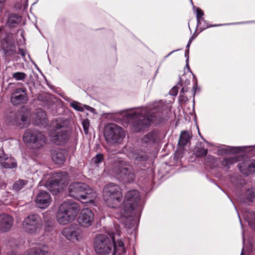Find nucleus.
I'll list each match as a JSON object with an SVG mask.
<instances>
[{
	"label": "nucleus",
	"instance_id": "1",
	"mask_svg": "<svg viewBox=\"0 0 255 255\" xmlns=\"http://www.w3.org/2000/svg\"><path fill=\"white\" fill-rule=\"evenodd\" d=\"M166 105L161 101L155 102L147 108L138 109L131 113H128V118L133 120V129L139 132L145 128L157 117L164 116Z\"/></svg>",
	"mask_w": 255,
	"mask_h": 255
},
{
	"label": "nucleus",
	"instance_id": "2",
	"mask_svg": "<svg viewBox=\"0 0 255 255\" xmlns=\"http://www.w3.org/2000/svg\"><path fill=\"white\" fill-rule=\"evenodd\" d=\"M79 211L80 207L76 202L65 201L59 207L56 220L60 225H67L75 220Z\"/></svg>",
	"mask_w": 255,
	"mask_h": 255
},
{
	"label": "nucleus",
	"instance_id": "3",
	"mask_svg": "<svg viewBox=\"0 0 255 255\" xmlns=\"http://www.w3.org/2000/svg\"><path fill=\"white\" fill-rule=\"evenodd\" d=\"M69 196L85 202H93L96 198L97 193L89 186L81 182H73L68 187Z\"/></svg>",
	"mask_w": 255,
	"mask_h": 255
},
{
	"label": "nucleus",
	"instance_id": "4",
	"mask_svg": "<svg viewBox=\"0 0 255 255\" xmlns=\"http://www.w3.org/2000/svg\"><path fill=\"white\" fill-rule=\"evenodd\" d=\"M103 196L106 204L111 208H115L118 206L123 197L121 188L119 185L114 183H110L105 186Z\"/></svg>",
	"mask_w": 255,
	"mask_h": 255
},
{
	"label": "nucleus",
	"instance_id": "5",
	"mask_svg": "<svg viewBox=\"0 0 255 255\" xmlns=\"http://www.w3.org/2000/svg\"><path fill=\"white\" fill-rule=\"evenodd\" d=\"M113 171L116 177L124 182L130 183L134 179L132 167L125 161L120 160L117 162L114 165Z\"/></svg>",
	"mask_w": 255,
	"mask_h": 255
},
{
	"label": "nucleus",
	"instance_id": "6",
	"mask_svg": "<svg viewBox=\"0 0 255 255\" xmlns=\"http://www.w3.org/2000/svg\"><path fill=\"white\" fill-rule=\"evenodd\" d=\"M140 195L136 190H131L127 192L125 195L123 203V213L122 217L127 218L128 214L135 210L139 204Z\"/></svg>",
	"mask_w": 255,
	"mask_h": 255
},
{
	"label": "nucleus",
	"instance_id": "7",
	"mask_svg": "<svg viewBox=\"0 0 255 255\" xmlns=\"http://www.w3.org/2000/svg\"><path fill=\"white\" fill-rule=\"evenodd\" d=\"M64 126L65 121L62 119H56L52 121L51 127L53 129L50 131L49 136L55 143L62 144L68 140V134Z\"/></svg>",
	"mask_w": 255,
	"mask_h": 255
},
{
	"label": "nucleus",
	"instance_id": "8",
	"mask_svg": "<svg viewBox=\"0 0 255 255\" xmlns=\"http://www.w3.org/2000/svg\"><path fill=\"white\" fill-rule=\"evenodd\" d=\"M104 136L106 141L110 144L121 142L125 136L124 129L119 126L111 123L105 128Z\"/></svg>",
	"mask_w": 255,
	"mask_h": 255
},
{
	"label": "nucleus",
	"instance_id": "9",
	"mask_svg": "<svg viewBox=\"0 0 255 255\" xmlns=\"http://www.w3.org/2000/svg\"><path fill=\"white\" fill-rule=\"evenodd\" d=\"M23 141L32 144L35 148H40L46 142V137L40 131L35 129H27L23 135Z\"/></svg>",
	"mask_w": 255,
	"mask_h": 255
},
{
	"label": "nucleus",
	"instance_id": "10",
	"mask_svg": "<svg viewBox=\"0 0 255 255\" xmlns=\"http://www.w3.org/2000/svg\"><path fill=\"white\" fill-rule=\"evenodd\" d=\"M94 246L99 255H107L111 253L113 245L107 235L97 234L94 239Z\"/></svg>",
	"mask_w": 255,
	"mask_h": 255
},
{
	"label": "nucleus",
	"instance_id": "11",
	"mask_svg": "<svg viewBox=\"0 0 255 255\" xmlns=\"http://www.w3.org/2000/svg\"><path fill=\"white\" fill-rule=\"evenodd\" d=\"M42 225L41 219L36 214L28 215L25 218L22 223V226L25 230L31 234H36L39 232Z\"/></svg>",
	"mask_w": 255,
	"mask_h": 255
},
{
	"label": "nucleus",
	"instance_id": "12",
	"mask_svg": "<svg viewBox=\"0 0 255 255\" xmlns=\"http://www.w3.org/2000/svg\"><path fill=\"white\" fill-rule=\"evenodd\" d=\"M54 180L50 182V190L55 194L62 190L68 181V174L66 172L55 173L54 175Z\"/></svg>",
	"mask_w": 255,
	"mask_h": 255
},
{
	"label": "nucleus",
	"instance_id": "13",
	"mask_svg": "<svg viewBox=\"0 0 255 255\" xmlns=\"http://www.w3.org/2000/svg\"><path fill=\"white\" fill-rule=\"evenodd\" d=\"M62 234L67 240L72 241H79L82 240V231L76 225H71L64 228L62 231Z\"/></svg>",
	"mask_w": 255,
	"mask_h": 255
},
{
	"label": "nucleus",
	"instance_id": "14",
	"mask_svg": "<svg viewBox=\"0 0 255 255\" xmlns=\"http://www.w3.org/2000/svg\"><path fill=\"white\" fill-rule=\"evenodd\" d=\"M94 215L92 211L89 208L82 210L78 219L81 226L84 227L91 226L94 221Z\"/></svg>",
	"mask_w": 255,
	"mask_h": 255
},
{
	"label": "nucleus",
	"instance_id": "15",
	"mask_svg": "<svg viewBox=\"0 0 255 255\" xmlns=\"http://www.w3.org/2000/svg\"><path fill=\"white\" fill-rule=\"evenodd\" d=\"M52 201L50 194L45 191H40L36 195L34 202L39 208L45 209L50 204Z\"/></svg>",
	"mask_w": 255,
	"mask_h": 255
},
{
	"label": "nucleus",
	"instance_id": "16",
	"mask_svg": "<svg viewBox=\"0 0 255 255\" xmlns=\"http://www.w3.org/2000/svg\"><path fill=\"white\" fill-rule=\"evenodd\" d=\"M28 100L25 90L23 88H17L11 94L10 101L14 105L24 103Z\"/></svg>",
	"mask_w": 255,
	"mask_h": 255
},
{
	"label": "nucleus",
	"instance_id": "17",
	"mask_svg": "<svg viewBox=\"0 0 255 255\" xmlns=\"http://www.w3.org/2000/svg\"><path fill=\"white\" fill-rule=\"evenodd\" d=\"M159 140L158 133L156 131L149 132L141 137L140 139V143L142 146H151Z\"/></svg>",
	"mask_w": 255,
	"mask_h": 255
},
{
	"label": "nucleus",
	"instance_id": "18",
	"mask_svg": "<svg viewBox=\"0 0 255 255\" xmlns=\"http://www.w3.org/2000/svg\"><path fill=\"white\" fill-rule=\"evenodd\" d=\"M238 166L240 171L244 174L248 175L255 172V160H247L239 163Z\"/></svg>",
	"mask_w": 255,
	"mask_h": 255
},
{
	"label": "nucleus",
	"instance_id": "19",
	"mask_svg": "<svg viewBox=\"0 0 255 255\" xmlns=\"http://www.w3.org/2000/svg\"><path fill=\"white\" fill-rule=\"evenodd\" d=\"M12 218L7 214L0 215V230L5 232L8 231L13 224Z\"/></svg>",
	"mask_w": 255,
	"mask_h": 255
},
{
	"label": "nucleus",
	"instance_id": "20",
	"mask_svg": "<svg viewBox=\"0 0 255 255\" xmlns=\"http://www.w3.org/2000/svg\"><path fill=\"white\" fill-rule=\"evenodd\" d=\"M11 124L22 128L27 127L28 121L25 116L18 113L14 115Z\"/></svg>",
	"mask_w": 255,
	"mask_h": 255
},
{
	"label": "nucleus",
	"instance_id": "21",
	"mask_svg": "<svg viewBox=\"0 0 255 255\" xmlns=\"http://www.w3.org/2000/svg\"><path fill=\"white\" fill-rule=\"evenodd\" d=\"M66 152L63 149L53 150L52 152L53 161L56 164H62L66 160Z\"/></svg>",
	"mask_w": 255,
	"mask_h": 255
},
{
	"label": "nucleus",
	"instance_id": "22",
	"mask_svg": "<svg viewBox=\"0 0 255 255\" xmlns=\"http://www.w3.org/2000/svg\"><path fill=\"white\" fill-rule=\"evenodd\" d=\"M130 157L133 159L135 164H142L147 159V156L145 152L139 150H134L130 155Z\"/></svg>",
	"mask_w": 255,
	"mask_h": 255
},
{
	"label": "nucleus",
	"instance_id": "23",
	"mask_svg": "<svg viewBox=\"0 0 255 255\" xmlns=\"http://www.w3.org/2000/svg\"><path fill=\"white\" fill-rule=\"evenodd\" d=\"M47 121V116L45 111L42 109H38L36 114L35 124L38 125L46 126Z\"/></svg>",
	"mask_w": 255,
	"mask_h": 255
},
{
	"label": "nucleus",
	"instance_id": "24",
	"mask_svg": "<svg viewBox=\"0 0 255 255\" xmlns=\"http://www.w3.org/2000/svg\"><path fill=\"white\" fill-rule=\"evenodd\" d=\"M48 253L47 247L42 246L30 249L25 255H47Z\"/></svg>",
	"mask_w": 255,
	"mask_h": 255
},
{
	"label": "nucleus",
	"instance_id": "25",
	"mask_svg": "<svg viewBox=\"0 0 255 255\" xmlns=\"http://www.w3.org/2000/svg\"><path fill=\"white\" fill-rule=\"evenodd\" d=\"M192 137V134L191 132L185 130L182 131L178 141V145L183 146H185L190 142Z\"/></svg>",
	"mask_w": 255,
	"mask_h": 255
},
{
	"label": "nucleus",
	"instance_id": "26",
	"mask_svg": "<svg viewBox=\"0 0 255 255\" xmlns=\"http://www.w3.org/2000/svg\"><path fill=\"white\" fill-rule=\"evenodd\" d=\"M70 106L71 107H72L75 110L79 112L84 111V108L92 112H94V111H95V109L94 108L86 105H83L82 104L75 101H72L70 103Z\"/></svg>",
	"mask_w": 255,
	"mask_h": 255
},
{
	"label": "nucleus",
	"instance_id": "27",
	"mask_svg": "<svg viewBox=\"0 0 255 255\" xmlns=\"http://www.w3.org/2000/svg\"><path fill=\"white\" fill-rule=\"evenodd\" d=\"M21 17L16 14H11L8 16L7 24L10 28H13L20 22Z\"/></svg>",
	"mask_w": 255,
	"mask_h": 255
},
{
	"label": "nucleus",
	"instance_id": "28",
	"mask_svg": "<svg viewBox=\"0 0 255 255\" xmlns=\"http://www.w3.org/2000/svg\"><path fill=\"white\" fill-rule=\"evenodd\" d=\"M4 160L2 161V158L0 157V164L3 168H13L16 167V162L13 158L7 157L6 159H4Z\"/></svg>",
	"mask_w": 255,
	"mask_h": 255
},
{
	"label": "nucleus",
	"instance_id": "29",
	"mask_svg": "<svg viewBox=\"0 0 255 255\" xmlns=\"http://www.w3.org/2000/svg\"><path fill=\"white\" fill-rule=\"evenodd\" d=\"M191 2L193 5L194 12L196 13L197 26H200L202 25V22H201V18L203 17V15L204 14V11L200 7H196L194 6L192 0H191Z\"/></svg>",
	"mask_w": 255,
	"mask_h": 255
},
{
	"label": "nucleus",
	"instance_id": "30",
	"mask_svg": "<svg viewBox=\"0 0 255 255\" xmlns=\"http://www.w3.org/2000/svg\"><path fill=\"white\" fill-rule=\"evenodd\" d=\"M245 219L249 223L250 226L255 230V213L247 212L244 215Z\"/></svg>",
	"mask_w": 255,
	"mask_h": 255
},
{
	"label": "nucleus",
	"instance_id": "31",
	"mask_svg": "<svg viewBox=\"0 0 255 255\" xmlns=\"http://www.w3.org/2000/svg\"><path fill=\"white\" fill-rule=\"evenodd\" d=\"M201 22H202V25L199 26L200 28L201 29V31L209 28V27H217V26H220L223 25H233L232 24V23H225V24H210L205 19L204 17L201 18Z\"/></svg>",
	"mask_w": 255,
	"mask_h": 255
},
{
	"label": "nucleus",
	"instance_id": "32",
	"mask_svg": "<svg viewBox=\"0 0 255 255\" xmlns=\"http://www.w3.org/2000/svg\"><path fill=\"white\" fill-rule=\"evenodd\" d=\"M238 159L236 157L233 156L228 158L224 159L222 161V164L223 166L226 167L227 168H230L232 164L236 163Z\"/></svg>",
	"mask_w": 255,
	"mask_h": 255
},
{
	"label": "nucleus",
	"instance_id": "33",
	"mask_svg": "<svg viewBox=\"0 0 255 255\" xmlns=\"http://www.w3.org/2000/svg\"><path fill=\"white\" fill-rule=\"evenodd\" d=\"M236 151V147H231V146H227L218 149V154L219 155H224L228 154L230 153L234 152Z\"/></svg>",
	"mask_w": 255,
	"mask_h": 255
},
{
	"label": "nucleus",
	"instance_id": "34",
	"mask_svg": "<svg viewBox=\"0 0 255 255\" xmlns=\"http://www.w3.org/2000/svg\"><path fill=\"white\" fill-rule=\"evenodd\" d=\"M27 183V181L26 180H19L14 183L13 188L15 191H18L23 189Z\"/></svg>",
	"mask_w": 255,
	"mask_h": 255
},
{
	"label": "nucleus",
	"instance_id": "35",
	"mask_svg": "<svg viewBox=\"0 0 255 255\" xmlns=\"http://www.w3.org/2000/svg\"><path fill=\"white\" fill-rule=\"evenodd\" d=\"M19 54L21 56L22 59L25 62L29 63L30 62H31L33 64H35L34 62L31 60L30 55L28 54H27L24 49H20Z\"/></svg>",
	"mask_w": 255,
	"mask_h": 255
},
{
	"label": "nucleus",
	"instance_id": "36",
	"mask_svg": "<svg viewBox=\"0 0 255 255\" xmlns=\"http://www.w3.org/2000/svg\"><path fill=\"white\" fill-rule=\"evenodd\" d=\"M12 77L17 81L23 80L26 77V75L23 72H15L12 74Z\"/></svg>",
	"mask_w": 255,
	"mask_h": 255
},
{
	"label": "nucleus",
	"instance_id": "37",
	"mask_svg": "<svg viewBox=\"0 0 255 255\" xmlns=\"http://www.w3.org/2000/svg\"><path fill=\"white\" fill-rule=\"evenodd\" d=\"M115 230H116V232L115 233L114 232V231H111V232L107 231V234L109 235L110 237L112 239L113 244L115 247V245H116V242H115V238L114 236L115 234H116L118 236H120V235H121L120 231L119 230L117 229L116 228H115Z\"/></svg>",
	"mask_w": 255,
	"mask_h": 255
},
{
	"label": "nucleus",
	"instance_id": "38",
	"mask_svg": "<svg viewBox=\"0 0 255 255\" xmlns=\"http://www.w3.org/2000/svg\"><path fill=\"white\" fill-rule=\"evenodd\" d=\"M82 126L83 127L84 130L86 134L88 133V129L90 126L89 120L87 119L83 120L82 122Z\"/></svg>",
	"mask_w": 255,
	"mask_h": 255
},
{
	"label": "nucleus",
	"instance_id": "39",
	"mask_svg": "<svg viewBox=\"0 0 255 255\" xmlns=\"http://www.w3.org/2000/svg\"><path fill=\"white\" fill-rule=\"evenodd\" d=\"M207 149L201 148H199V150L197 151V156L200 157L205 156L207 154Z\"/></svg>",
	"mask_w": 255,
	"mask_h": 255
},
{
	"label": "nucleus",
	"instance_id": "40",
	"mask_svg": "<svg viewBox=\"0 0 255 255\" xmlns=\"http://www.w3.org/2000/svg\"><path fill=\"white\" fill-rule=\"evenodd\" d=\"M185 78V76L183 75L180 78V82L181 83V86H187L190 84V81L189 79H185L184 81V78Z\"/></svg>",
	"mask_w": 255,
	"mask_h": 255
},
{
	"label": "nucleus",
	"instance_id": "41",
	"mask_svg": "<svg viewBox=\"0 0 255 255\" xmlns=\"http://www.w3.org/2000/svg\"><path fill=\"white\" fill-rule=\"evenodd\" d=\"M103 159V155L102 154H97L95 157V162L99 163L102 161Z\"/></svg>",
	"mask_w": 255,
	"mask_h": 255
},
{
	"label": "nucleus",
	"instance_id": "42",
	"mask_svg": "<svg viewBox=\"0 0 255 255\" xmlns=\"http://www.w3.org/2000/svg\"><path fill=\"white\" fill-rule=\"evenodd\" d=\"M117 244L119 247L122 248L123 253H126V249L124 247V244L123 242L121 240H118Z\"/></svg>",
	"mask_w": 255,
	"mask_h": 255
},
{
	"label": "nucleus",
	"instance_id": "43",
	"mask_svg": "<svg viewBox=\"0 0 255 255\" xmlns=\"http://www.w3.org/2000/svg\"><path fill=\"white\" fill-rule=\"evenodd\" d=\"M178 93V90L176 87H173L169 92V94L172 96H176Z\"/></svg>",
	"mask_w": 255,
	"mask_h": 255
},
{
	"label": "nucleus",
	"instance_id": "44",
	"mask_svg": "<svg viewBox=\"0 0 255 255\" xmlns=\"http://www.w3.org/2000/svg\"><path fill=\"white\" fill-rule=\"evenodd\" d=\"M254 22H255V20H252V21H242V22H233L232 24L236 25V24L251 23H254Z\"/></svg>",
	"mask_w": 255,
	"mask_h": 255
},
{
	"label": "nucleus",
	"instance_id": "45",
	"mask_svg": "<svg viewBox=\"0 0 255 255\" xmlns=\"http://www.w3.org/2000/svg\"><path fill=\"white\" fill-rule=\"evenodd\" d=\"M28 0H21L20 2L21 7L24 9L26 8L28 5Z\"/></svg>",
	"mask_w": 255,
	"mask_h": 255
},
{
	"label": "nucleus",
	"instance_id": "46",
	"mask_svg": "<svg viewBox=\"0 0 255 255\" xmlns=\"http://www.w3.org/2000/svg\"><path fill=\"white\" fill-rule=\"evenodd\" d=\"M6 0H0V11L2 10L5 3Z\"/></svg>",
	"mask_w": 255,
	"mask_h": 255
},
{
	"label": "nucleus",
	"instance_id": "47",
	"mask_svg": "<svg viewBox=\"0 0 255 255\" xmlns=\"http://www.w3.org/2000/svg\"><path fill=\"white\" fill-rule=\"evenodd\" d=\"M182 86L183 87L182 88L180 92H182L183 93L187 92L188 91V88L186 87V86L185 85H183Z\"/></svg>",
	"mask_w": 255,
	"mask_h": 255
},
{
	"label": "nucleus",
	"instance_id": "48",
	"mask_svg": "<svg viewBox=\"0 0 255 255\" xmlns=\"http://www.w3.org/2000/svg\"><path fill=\"white\" fill-rule=\"evenodd\" d=\"M234 184L235 185V186H236L237 187H240V186H242V184L241 182H240V183H238V182H237V183H235V182H234Z\"/></svg>",
	"mask_w": 255,
	"mask_h": 255
},
{
	"label": "nucleus",
	"instance_id": "49",
	"mask_svg": "<svg viewBox=\"0 0 255 255\" xmlns=\"http://www.w3.org/2000/svg\"><path fill=\"white\" fill-rule=\"evenodd\" d=\"M185 69L186 68L187 70L188 71V72H190V73H192L190 69V68H189V65L188 64H187L186 65L185 68Z\"/></svg>",
	"mask_w": 255,
	"mask_h": 255
},
{
	"label": "nucleus",
	"instance_id": "50",
	"mask_svg": "<svg viewBox=\"0 0 255 255\" xmlns=\"http://www.w3.org/2000/svg\"><path fill=\"white\" fill-rule=\"evenodd\" d=\"M14 49V46L13 45L10 46L9 50L13 51Z\"/></svg>",
	"mask_w": 255,
	"mask_h": 255
},
{
	"label": "nucleus",
	"instance_id": "51",
	"mask_svg": "<svg viewBox=\"0 0 255 255\" xmlns=\"http://www.w3.org/2000/svg\"><path fill=\"white\" fill-rule=\"evenodd\" d=\"M5 187V185L4 183H2L0 186V189H3Z\"/></svg>",
	"mask_w": 255,
	"mask_h": 255
},
{
	"label": "nucleus",
	"instance_id": "52",
	"mask_svg": "<svg viewBox=\"0 0 255 255\" xmlns=\"http://www.w3.org/2000/svg\"><path fill=\"white\" fill-rule=\"evenodd\" d=\"M177 50H173V51H171V52L170 53H169L167 55H166V56H165V57H168V56H169L170 55H171L172 53H173V52H175V51H177Z\"/></svg>",
	"mask_w": 255,
	"mask_h": 255
},
{
	"label": "nucleus",
	"instance_id": "53",
	"mask_svg": "<svg viewBox=\"0 0 255 255\" xmlns=\"http://www.w3.org/2000/svg\"><path fill=\"white\" fill-rule=\"evenodd\" d=\"M193 39H194L193 36H191V37L190 38V39H189V41H188V42H190V43H191V42H192V40H193Z\"/></svg>",
	"mask_w": 255,
	"mask_h": 255
},
{
	"label": "nucleus",
	"instance_id": "54",
	"mask_svg": "<svg viewBox=\"0 0 255 255\" xmlns=\"http://www.w3.org/2000/svg\"><path fill=\"white\" fill-rule=\"evenodd\" d=\"M48 216V214L47 213H45L43 214V218L44 219V220L46 221V217L47 216Z\"/></svg>",
	"mask_w": 255,
	"mask_h": 255
},
{
	"label": "nucleus",
	"instance_id": "55",
	"mask_svg": "<svg viewBox=\"0 0 255 255\" xmlns=\"http://www.w3.org/2000/svg\"><path fill=\"white\" fill-rule=\"evenodd\" d=\"M47 222H48V223H49V224H51V223H52V221L51 218H49V219L48 218V219H47Z\"/></svg>",
	"mask_w": 255,
	"mask_h": 255
},
{
	"label": "nucleus",
	"instance_id": "56",
	"mask_svg": "<svg viewBox=\"0 0 255 255\" xmlns=\"http://www.w3.org/2000/svg\"><path fill=\"white\" fill-rule=\"evenodd\" d=\"M190 44H191V43L190 42H188V43H187V44L186 45V48H189L190 46Z\"/></svg>",
	"mask_w": 255,
	"mask_h": 255
},
{
	"label": "nucleus",
	"instance_id": "57",
	"mask_svg": "<svg viewBox=\"0 0 255 255\" xmlns=\"http://www.w3.org/2000/svg\"><path fill=\"white\" fill-rule=\"evenodd\" d=\"M188 62H189V60H188V59H187L186 60V64H188Z\"/></svg>",
	"mask_w": 255,
	"mask_h": 255
},
{
	"label": "nucleus",
	"instance_id": "58",
	"mask_svg": "<svg viewBox=\"0 0 255 255\" xmlns=\"http://www.w3.org/2000/svg\"><path fill=\"white\" fill-rule=\"evenodd\" d=\"M243 242L244 243V242H245L244 234L243 233Z\"/></svg>",
	"mask_w": 255,
	"mask_h": 255
},
{
	"label": "nucleus",
	"instance_id": "59",
	"mask_svg": "<svg viewBox=\"0 0 255 255\" xmlns=\"http://www.w3.org/2000/svg\"><path fill=\"white\" fill-rule=\"evenodd\" d=\"M243 250H244V249H243V251H242V253H241V255H244L243 254Z\"/></svg>",
	"mask_w": 255,
	"mask_h": 255
},
{
	"label": "nucleus",
	"instance_id": "60",
	"mask_svg": "<svg viewBox=\"0 0 255 255\" xmlns=\"http://www.w3.org/2000/svg\"><path fill=\"white\" fill-rule=\"evenodd\" d=\"M2 28L0 27V32L1 31Z\"/></svg>",
	"mask_w": 255,
	"mask_h": 255
},
{
	"label": "nucleus",
	"instance_id": "61",
	"mask_svg": "<svg viewBox=\"0 0 255 255\" xmlns=\"http://www.w3.org/2000/svg\"><path fill=\"white\" fill-rule=\"evenodd\" d=\"M21 36L23 37V35L22 33H21Z\"/></svg>",
	"mask_w": 255,
	"mask_h": 255
},
{
	"label": "nucleus",
	"instance_id": "62",
	"mask_svg": "<svg viewBox=\"0 0 255 255\" xmlns=\"http://www.w3.org/2000/svg\"><path fill=\"white\" fill-rule=\"evenodd\" d=\"M238 180H239V181H240V180H241V178H240V179H238Z\"/></svg>",
	"mask_w": 255,
	"mask_h": 255
}]
</instances>
